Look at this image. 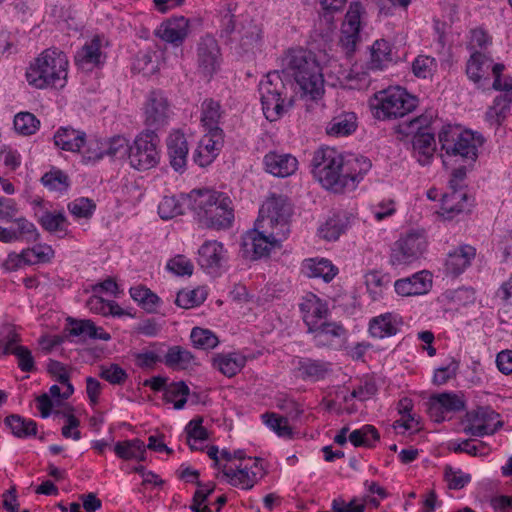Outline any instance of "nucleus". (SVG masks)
Returning <instances> with one entry per match:
<instances>
[{"instance_id":"nucleus-1","label":"nucleus","mask_w":512,"mask_h":512,"mask_svg":"<svg viewBox=\"0 0 512 512\" xmlns=\"http://www.w3.org/2000/svg\"><path fill=\"white\" fill-rule=\"evenodd\" d=\"M69 61L57 48H48L26 68L27 83L36 89L63 88L66 85Z\"/></svg>"},{"instance_id":"nucleus-2","label":"nucleus","mask_w":512,"mask_h":512,"mask_svg":"<svg viewBox=\"0 0 512 512\" xmlns=\"http://www.w3.org/2000/svg\"><path fill=\"white\" fill-rule=\"evenodd\" d=\"M284 71L292 75L303 96L313 100L324 93V78L314 55L304 49H290L282 58Z\"/></svg>"},{"instance_id":"nucleus-3","label":"nucleus","mask_w":512,"mask_h":512,"mask_svg":"<svg viewBox=\"0 0 512 512\" xmlns=\"http://www.w3.org/2000/svg\"><path fill=\"white\" fill-rule=\"evenodd\" d=\"M192 208L203 224L215 230L228 229L234 221V206L224 192L199 189L190 193Z\"/></svg>"},{"instance_id":"nucleus-4","label":"nucleus","mask_w":512,"mask_h":512,"mask_svg":"<svg viewBox=\"0 0 512 512\" xmlns=\"http://www.w3.org/2000/svg\"><path fill=\"white\" fill-rule=\"evenodd\" d=\"M438 137L441 149L447 156L459 157L467 164L477 160L478 150L484 143L481 134L462 129L460 126H444Z\"/></svg>"},{"instance_id":"nucleus-5","label":"nucleus","mask_w":512,"mask_h":512,"mask_svg":"<svg viewBox=\"0 0 512 512\" xmlns=\"http://www.w3.org/2000/svg\"><path fill=\"white\" fill-rule=\"evenodd\" d=\"M370 108L378 120L405 118L416 108V99L400 86L388 87L374 94Z\"/></svg>"},{"instance_id":"nucleus-6","label":"nucleus","mask_w":512,"mask_h":512,"mask_svg":"<svg viewBox=\"0 0 512 512\" xmlns=\"http://www.w3.org/2000/svg\"><path fill=\"white\" fill-rule=\"evenodd\" d=\"M262 110L267 120H278L292 105L287 97V87L278 71L269 72L259 83Z\"/></svg>"},{"instance_id":"nucleus-7","label":"nucleus","mask_w":512,"mask_h":512,"mask_svg":"<svg viewBox=\"0 0 512 512\" xmlns=\"http://www.w3.org/2000/svg\"><path fill=\"white\" fill-rule=\"evenodd\" d=\"M343 155L333 147L317 149L312 158V173L315 179L327 190L342 192Z\"/></svg>"},{"instance_id":"nucleus-8","label":"nucleus","mask_w":512,"mask_h":512,"mask_svg":"<svg viewBox=\"0 0 512 512\" xmlns=\"http://www.w3.org/2000/svg\"><path fill=\"white\" fill-rule=\"evenodd\" d=\"M292 206L284 196H271L261 206L256 226L271 231L273 237L286 239L289 232V220Z\"/></svg>"},{"instance_id":"nucleus-9","label":"nucleus","mask_w":512,"mask_h":512,"mask_svg":"<svg viewBox=\"0 0 512 512\" xmlns=\"http://www.w3.org/2000/svg\"><path fill=\"white\" fill-rule=\"evenodd\" d=\"M504 68L502 63H494L491 57L475 51L467 61L466 75L478 88L489 83L490 73L494 76L493 88H512V77L502 78Z\"/></svg>"},{"instance_id":"nucleus-10","label":"nucleus","mask_w":512,"mask_h":512,"mask_svg":"<svg viewBox=\"0 0 512 512\" xmlns=\"http://www.w3.org/2000/svg\"><path fill=\"white\" fill-rule=\"evenodd\" d=\"M160 138L152 130H143L129 146L130 166L138 171H147L160 162Z\"/></svg>"},{"instance_id":"nucleus-11","label":"nucleus","mask_w":512,"mask_h":512,"mask_svg":"<svg viewBox=\"0 0 512 512\" xmlns=\"http://www.w3.org/2000/svg\"><path fill=\"white\" fill-rule=\"evenodd\" d=\"M170 115V105L163 92L159 90L151 91L143 104L145 130H152L157 133L168 125Z\"/></svg>"},{"instance_id":"nucleus-12","label":"nucleus","mask_w":512,"mask_h":512,"mask_svg":"<svg viewBox=\"0 0 512 512\" xmlns=\"http://www.w3.org/2000/svg\"><path fill=\"white\" fill-rule=\"evenodd\" d=\"M283 240L273 237L270 230L259 228L255 225L254 229L246 232L243 236V256L251 260L266 257L272 249L279 247Z\"/></svg>"},{"instance_id":"nucleus-13","label":"nucleus","mask_w":512,"mask_h":512,"mask_svg":"<svg viewBox=\"0 0 512 512\" xmlns=\"http://www.w3.org/2000/svg\"><path fill=\"white\" fill-rule=\"evenodd\" d=\"M437 118V111L428 108L418 115V163L429 164L436 151L435 133L432 127Z\"/></svg>"},{"instance_id":"nucleus-14","label":"nucleus","mask_w":512,"mask_h":512,"mask_svg":"<svg viewBox=\"0 0 512 512\" xmlns=\"http://www.w3.org/2000/svg\"><path fill=\"white\" fill-rule=\"evenodd\" d=\"M426 406L428 415L437 423L450 419L449 414L463 411L466 407L463 396L452 392L431 396Z\"/></svg>"},{"instance_id":"nucleus-15","label":"nucleus","mask_w":512,"mask_h":512,"mask_svg":"<svg viewBox=\"0 0 512 512\" xmlns=\"http://www.w3.org/2000/svg\"><path fill=\"white\" fill-rule=\"evenodd\" d=\"M361 15L360 5L351 4L347 11L341 27L340 44L347 55L355 52L358 43L361 40Z\"/></svg>"},{"instance_id":"nucleus-16","label":"nucleus","mask_w":512,"mask_h":512,"mask_svg":"<svg viewBox=\"0 0 512 512\" xmlns=\"http://www.w3.org/2000/svg\"><path fill=\"white\" fill-rule=\"evenodd\" d=\"M227 259V250L216 240L205 241L198 250V264L209 274H217Z\"/></svg>"},{"instance_id":"nucleus-17","label":"nucleus","mask_w":512,"mask_h":512,"mask_svg":"<svg viewBox=\"0 0 512 512\" xmlns=\"http://www.w3.org/2000/svg\"><path fill=\"white\" fill-rule=\"evenodd\" d=\"M197 61L199 70L207 77H211L219 69L220 48L214 37L206 35L200 39Z\"/></svg>"},{"instance_id":"nucleus-18","label":"nucleus","mask_w":512,"mask_h":512,"mask_svg":"<svg viewBox=\"0 0 512 512\" xmlns=\"http://www.w3.org/2000/svg\"><path fill=\"white\" fill-rule=\"evenodd\" d=\"M303 322L307 332L311 331L325 321L329 314L327 302L313 293H307L299 304Z\"/></svg>"},{"instance_id":"nucleus-19","label":"nucleus","mask_w":512,"mask_h":512,"mask_svg":"<svg viewBox=\"0 0 512 512\" xmlns=\"http://www.w3.org/2000/svg\"><path fill=\"white\" fill-rule=\"evenodd\" d=\"M371 162L364 156H343L341 186L342 192L353 190L359 181L370 170Z\"/></svg>"},{"instance_id":"nucleus-20","label":"nucleus","mask_w":512,"mask_h":512,"mask_svg":"<svg viewBox=\"0 0 512 512\" xmlns=\"http://www.w3.org/2000/svg\"><path fill=\"white\" fill-rule=\"evenodd\" d=\"M166 146L170 166L176 172H184L189 152L188 142L184 133L180 130H172L166 139Z\"/></svg>"},{"instance_id":"nucleus-21","label":"nucleus","mask_w":512,"mask_h":512,"mask_svg":"<svg viewBox=\"0 0 512 512\" xmlns=\"http://www.w3.org/2000/svg\"><path fill=\"white\" fill-rule=\"evenodd\" d=\"M76 65L86 71H91L105 63L106 55L102 51V39L94 36L86 42L75 54Z\"/></svg>"},{"instance_id":"nucleus-22","label":"nucleus","mask_w":512,"mask_h":512,"mask_svg":"<svg viewBox=\"0 0 512 512\" xmlns=\"http://www.w3.org/2000/svg\"><path fill=\"white\" fill-rule=\"evenodd\" d=\"M317 347H334L346 338L347 331L341 323L327 319L309 331Z\"/></svg>"},{"instance_id":"nucleus-23","label":"nucleus","mask_w":512,"mask_h":512,"mask_svg":"<svg viewBox=\"0 0 512 512\" xmlns=\"http://www.w3.org/2000/svg\"><path fill=\"white\" fill-rule=\"evenodd\" d=\"M223 143L224 133L206 132L193 154L194 162L201 167L210 165L218 156Z\"/></svg>"},{"instance_id":"nucleus-24","label":"nucleus","mask_w":512,"mask_h":512,"mask_svg":"<svg viewBox=\"0 0 512 512\" xmlns=\"http://www.w3.org/2000/svg\"><path fill=\"white\" fill-rule=\"evenodd\" d=\"M472 205V197L463 189L447 191L441 195V215L446 219H453L460 213L469 211Z\"/></svg>"},{"instance_id":"nucleus-25","label":"nucleus","mask_w":512,"mask_h":512,"mask_svg":"<svg viewBox=\"0 0 512 512\" xmlns=\"http://www.w3.org/2000/svg\"><path fill=\"white\" fill-rule=\"evenodd\" d=\"M189 32V21L185 17L171 18L161 23L155 30V35L161 40L180 46Z\"/></svg>"},{"instance_id":"nucleus-26","label":"nucleus","mask_w":512,"mask_h":512,"mask_svg":"<svg viewBox=\"0 0 512 512\" xmlns=\"http://www.w3.org/2000/svg\"><path fill=\"white\" fill-rule=\"evenodd\" d=\"M416 253V233L409 232L400 237L392 246L390 263L394 267H404L412 264Z\"/></svg>"},{"instance_id":"nucleus-27","label":"nucleus","mask_w":512,"mask_h":512,"mask_svg":"<svg viewBox=\"0 0 512 512\" xmlns=\"http://www.w3.org/2000/svg\"><path fill=\"white\" fill-rule=\"evenodd\" d=\"M476 257V248L469 244H462L449 252L445 261V271L454 277L462 274Z\"/></svg>"},{"instance_id":"nucleus-28","label":"nucleus","mask_w":512,"mask_h":512,"mask_svg":"<svg viewBox=\"0 0 512 512\" xmlns=\"http://www.w3.org/2000/svg\"><path fill=\"white\" fill-rule=\"evenodd\" d=\"M502 422L498 421L494 426L488 424V414L482 408L467 412L465 415L464 432L471 436L482 437L494 434Z\"/></svg>"},{"instance_id":"nucleus-29","label":"nucleus","mask_w":512,"mask_h":512,"mask_svg":"<svg viewBox=\"0 0 512 512\" xmlns=\"http://www.w3.org/2000/svg\"><path fill=\"white\" fill-rule=\"evenodd\" d=\"M69 335L78 337L81 341L87 339H100L108 341L111 339L109 333L105 332L101 327H97L93 321L89 319L67 318V328Z\"/></svg>"},{"instance_id":"nucleus-30","label":"nucleus","mask_w":512,"mask_h":512,"mask_svg":"<svg viewBox=\"0 0 512 512\" xmlns=\"http://www.w3.org/2000/svg\"><path fill=\"white\" fill-rule=\"evenodd\" d=\"M200 121L206 132L224 133L221 128L225 111L219 101L207 98L201 103Z\"/></svg>"},{"instance_id":"nucleus-31","label":"nucleus","mask_w":512,"mask_h":512,"mask_svg":"<svg viewBox=\"0 0 512 512\" xmlns=\"http://www.w3.org/2000/svg\"><path fill=\"white\" fill-rule=\"evenodd\" d=\"M266 171L277 177H288L298 168L297 159L291 154L269 152L264 157Z\"/></svg>"},{"instance_id":"nucleus-32","label":"nucleus","mask_w":512,"mask_h":512,"mask_svg":"<svg viewBox=\"0 0 512 512\" xmlns=\"http://www.w3.org/2000/svg\"><path fill=\"white\" fill-rule=\"evenodd\" d=\"M237 34L234 42L238 43L244 52H253L259 48L262 41V29L253 20L245 19L242 21Z\"/></svg>"},{"instance_id":"nucleus-33","label":"nucleus","mask_w":512,"mask_h":512,"mask_svg":"<svg viewBox=\"0 0 512 512\" xmlns=\"http://www.w3.org/2000/svg\"><path fill=\"white\" fill-rule=\"evenodd\" d=\"M256 470H259L257 461L254 462L251 468L239 466L237 469H233L223 466L222 473L232 486L249 490L257 483L258 478Z\"/></svg>"},{"instance_id":"nucleus-34","label":"nucleus","mask_w":512,"mask_h":512,"mask_svg":"<svg viewBox=\"0 0 512 512\" xmlns=\"http://www.w3.org/2000/svg\"><path fill=\"white\" fill-rule=\"evenodd\" d=\"M246 360V356L240 352H223L213 356L212 365L226 377H233L242 370Z\"/></svg>"},{"instance_id":"nucleus-35","label":"nucleus","mask_w":512,"mask_h":512,"mask_svg":"<svg viewBox=\"0 0 512 512\" xmlns=\"http://www.w3.org/2000/svg\"><path fill=\"white\" fill-rule=\"evenodd\" d=\"M54 143L62 150L81 152L86 144V134L70 127H61L54 135Z\"/></svg>"},{"instance_id":"nucleus-36","label":"nucleus","mask_w":512,"mask_h":512,"mask_svg":"<svg viewBox=\"0 0 512 512\" xmlns=\"http://www.w3.org/2000/svg\"><path fill=\"white\" fill-rule=\"evenodd\" d=\"M503 92L495 97L493 104L486 111V120L491 125L499 126L507 116L512 104V88H494Z\"/></svg>"},{"instance_id":"nucleus-37","label":"nucleus","mask_w":512,"mask_h":512,"mask_svg":"<svg viewBox=\"0 0 512 512\" xmlns=\"http://www.w3.org/2000/svg\"><path fill=\"white\" fill-rule=\"evenodd\" d=\"M393 62L392 45L385 39L376 40L370 48L367 67L370 70H383Z\"/></svg>"},{"instance_id":"nucleus-38","label":"nucleus","mask_w":512,"mask_h":512,"mask_svg":"<svg viewBox=\"0 0 512 512\" xmlns=\"http://www.w3.org/2000/svg\"><path fill=\"white\" fill-rule=\"evenodd\" d=\"M357 116L353 112H344L334 116L326 126V133L333 137L351 135L357 129Z\"/></svg>"},{"instance_id":"nucleus-39","label":"nucleus","mask_w":512,"mask_h":512,"mask_svg":"<svg viewBox=\"0 0 512 512\" xmlns=\"http://www.w3.org/2000/svg\"><path fill=\"white\" fill-rule=\"evenodd\" d=\"M303 272L310 278H322L330 282L338 273V269L328 259H308L303 263Z\"/></svg>"},{"instance_id":"nucleus-40","label":"nucleus","mask_w":512,"mask_h":512,"mask_svg":"<svg viewBox=\"0 0 512 512\" xmlns=\"http://www.w3.org/2000/svg\"><path fill=\"white\" fill-rule=\"evenodd\" d=\"M114 452L123 460H146V445L138 438L117 442Z\"/></svg>"},{"instance_id":"nucleus-41","label":"nucleus","mask_w":512,"mask_h":512,"mask_svg":"<svg viewBox=\"0 0 512 512\" xmlns=\"http://www.w3.org/2000/svg\"><path fill=\"white\" fill-rule=\"evenodd\" d=\"M131 298L148 313H156L161 304V299L149 288L138 285L130 288Z\"/></svg>"},{"instance_id":"nucleus-42","label":"nucleus","mask_w":512,"mask_h":512,"mask_svg":"<svg viewBox=\"0 0 512 512\" xmlns=\"http://www.w3.org/2000/svg\"><path fill=\"white\" fill-rule=\"evenodd\" d=\"M397 331L396 321L391 313H385L370 320L369 332L372 337L382 339L395 335Z\"/></svg>"},{"instance_id":"nucleus-43","label":"nucleus","mask_w":512,"mask_h":512,"mask_svg":"<svg viewBox=\"0 0 512 512\" xmlns=\"http://www.w3.org/2000/svg\"><path fill=\"white\" fill-rule=\"evenodd\" d=\"M4 422L15 437L28 438L37 434V424L32 419L12 414L7 416Z\"/></svg>"},{"instance_id":"nucleus-44","label":"nucleus","mask_w":512,"mask_h":512,"mask_svg":"<svg viewBox=\"0 0 512 512\" xmlns=\"http://www.w3.org/2000/svg\"><path fill=\"white\" fill-rule=\"evenodd\" d=\"M328 370V363L310 358L300 360L298 365L300 377L304 380L318 381L323 379Z\"/></svg>"},{"instance_id":"nucleus-45","label":"nucleus","mask_w":512,"mask_h":512,"mask_svg":"<svg viewBox=\"0 0 512 512\" xmlns=\"http://www.w3.org/2000/svg\"><path fill=\"white\" fill-rule=\"evenodd\" d=\"M194 361L193 354L181 346H172L168 349L164 363L173 369H187Z\"/></svg>"},{"instance_id":"nucleus-46","label":"nucleus","mask_w":512,"mask_h":512,"mask_svg":"<svg viewBox=\"0 0 512 512\" xmlns=\"http://www.w3.org/2000/svg\"><path fill=\"white\" fill-rule=\"evenodd\" d=\"M104 149H98L93 154L88 153V160H100L104 155L116 156L129 153V141L121 135L114 136L104 143Z\"/></svg>"},{"instance_id":"nucleus-47","label":"nucleus","mask_w":512,"mask_h":512,"mask_svg":"<svg viewBox=\"0 0 512 512\" xmlns=\"http://www.w3.org/2000/svg\"><path fill=\"white\" fill-rule=\"evenodd\" d=\"M207 298L204 287L182 289L177 293L175 304L183 309H191L201 305Z\"/></svg>"},{"instance_id":"nucleus-48","label":"nucleus","mask_w":512,"mask_h":512,"mask_svg":"<svg viewBox=\"0 0 512 512\" xmlns=\"http://www.w3.org/2000/svg\"><path fill=\"white\" fill-rule=\"evenodd\" d=\"M379 439L380 435L372 425H364L349 434V441L355 447L372 448Z\"/></svg>"},{"instance_id":"nucleus-49","label":"nucleus","mask_w":512,"mask_h":512,"mask_svg":"<svg viewBox=\"0 0 512 512\" xmlns=\"http://www.w3.org/2000/svg\"><path fill=\"white\" fill-rule=\"evenodd\" d=\"M190 389L185 382H174L165 388L163 398L167 403H172L175 409L184 408Z\"/></svg>"},{"instance_id":"nucleus-50","label":"nucleus","mask_w":512,"mask_h":512,"mask_svg":"<svg viewBox=\"0 0 512 512\" xmlns=\"http://www.w3.org/2000/svg\"><path fill=\"white\" fill-rule=\"evenodd\" d=\"M264 424L275 432L279 437L291 439L293 437V429L288 424V418L280 416L274 412H266L261 415Z\"/></svg>"},{"instance_id":"nucleus-51","label":"nucleus","mask_w":512,"mask_h":512,"mask_svg":"<svg viewBox=\"0 0 512 512\" xmlns=\"http://www.w3.org/2000/svg\"><path fill=\"white\" fill-rule=\"evenodd\" d=\"M42 228L50 233L63 232L66 234L68 220L62 211H45L38 219Z\"/></svg>"},{"instance_id":"nucleus-52","label":"nucleus","mask_w":512,"mask_h":512,"mask_svg":"<svg viewBox=\"0 0 512 512\" xmlns=\"http://www.w3.org/2000/svg\"><path fill=\"white\" fill-rule=\"evenodd\" d=\"M203 419L201 417L193 418L185 428L187 434V443L192 450L200 449L198 443L208 438L207 430L202 426Z\"/></svg>"},{"instance_id":"nucleus-53","label":"nucleus","mask_w":512,"mask_h":512,"mask_svg":"<svg viewBox=\"0 0 512 512\" xmlns=\"http://www.w3.org/2000/svg\"><path fill=\"white\" fill-rule=\"evenodd\" d=\"M346 229L344 220L334 215L330 217L323 225L318 229L319 236L327 241L337 240Z\"/></svg>"},{"instance_id":"nucleus-54","label":"nucleus","mask_w":512,"mask_h":512,"mask_svg":"<svg viewBox=\"0 0 512 512\" xmlns=\"http://www.w3.org/2000/svg\"><path fill=\"white\" fill-rule=\"evenodd\" d=\"M190 338L195 348L203 350L213 349L219 343L218 337L212 331L200 327L192 329Z\"/></svg>"},{"instance_id":"nucleus-55","label":"nucleus","mask_w":512,"mask_h":512,"mask_svg":"<svg viewBox=\"0 0 512 512\" xmlns=\"http://www.w3.org/2000/svg\"><path fill=\"white\" fill-rule=\"evenodd\" d=\"M397 138L404 142H409L413 149H416V115L408 114L407 118L400 121L395 127Z\"/></svg>"},{"instance_id":"nucleus-56","label":"nucleus","mask_w":512,"mask_h":512,"mask_svg":"<svg viewBox=\"0 0 512 512\" xmlns=\"http://www.w3.org/2000/svg\"><path fill=\"white\" fill-rule=\"evenodd\" d=\"M41 183L50 191L63 192L69 187V178L63 171L55 169L46 172L41 178Z\"/></svg>"},{"instance_id":"nucleus-57","label":"nucleus","mask_w":512,"mask_h":512,"mask_svg":"<svg viewBox=\"0 0 512 512\" xmlns=\"http://www.w3.org/2000/svg\"><path fill=\"white\" fill-rule=\"evenodd\" d=\"M17 228L14 233L17 236V241L24 240L27 243L37 242L40 239V233L35 224L24 217L14 219Z\"/></svg>"},{"instance_id":"nucleus-58","label":"nucleus","mask_w":512,"mask_h":512,"mask_svg":"<svg viewBox=\"0 0 512 512\" xmlns=\"http://www.w3.org/2000/svg\"><path fill=\"white\" fill-rule=\"evenodd\" d=\"M413 407V400L410 398H403L398 402V413L400 415V419L393 423V428L395 430L402 429V432L404 433L412 427L411 423L414 421V417L411 412Z\"/></svg>"},{"instance_id":"nucleus-59","label":"nucleus","mask_w":512,"mask_h":512,"mask_svg":"<svg viewBox=\"0 0 512 512\" xmlns=\"http://www.w3.org/2000/svg\"><path fill=\"white\" fill-rule=\"evenodd\" d=\"M48 371L64 386V391L62 392L63 399L69 398L73 394L74 388L69 381V374L64 364L56 360H50Z\"/></svg>"},{"instance_id":"nucleus-60","label":"nucleus","mask_w":512,"mask_h":512,"mask_svg":"<svg viewBox=\"0 0 512 512\" xmlns=\"http://www.w3.org/2000/svg\"><path fill=\"white\" fill-rule=\"evenodd\" d=\"M40 125V121L29 112H20L14 117V128L22 135L34 134Z\"/></svg>"},{"instance_id":"nucleus-61","label":"nucleus","mask_w":512,"mask_h":512,"mask_svg":"<svg viewBox=\"0 0 512 512\" xmlns=\"http://www.w3.org/2000/svg\"><path fill=\"white\" fill-rule=\"evenodd\" d=\"M183 204L175 196H165L158 205V214L164 219H172L183 214Z\"/></svg>"},{"instance_id":"nucleus-62","label":"nucleus","mask_w":512,"mask_h":512,"mask_svg":"<svg viewBox=\"0 0 512 512\" xmlns=\"http://www.w3.org/2000/svg\"><path fill=\"white\" fill-rule=\"evenodd\" d=\"M96 205L93 200L85 197L77 198L68 204L69 212L75 218L89 219L95 211Z\"/></svg>"},{"instance_id":"nucleus-63","label":"nucleus","mask_w":512,"mask_h":512,"mask_svg":"<svg viewBox=\"0 0 512 512\" xmlns=\"http://www.w3.org/2000/svg\"><path fill=\"white\" fill-rule=\"evenodd\" d=\"M5 354H13L18 359V366L24 372H31L35 369V363L31 351L24 346L12 345Z\"/></svg>"},{"instance_id":"nucleus-64","label":"nucleus","mask_w":512,"mask_h":512,"mask_svg":"<svg viewBox=\"0 0 512 512\" xmlns=\"http://www.w3.org/2000/svg\"><path fill=\"white\" fill-rule=\"evenodd\" d=\"M444 477L448 488L453 490H460L471 481L470 474L465 473L460 469H454L450 466L445 467Z\"/></svg>"}]
</instances>
